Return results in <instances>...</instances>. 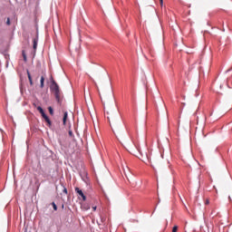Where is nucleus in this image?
Segmentation results:
<instances>
[{
	"label": "nucleus",
	"instance_id": "1",
	"mask_svg": "<svg viewBox=\"0 0 232 232\" xmlns=\"http://www.w3.org/2000/svg\"><path fill=\"white\" fill-rule=\"evenodd\" d=\"M51 92L54 93V97L58 102V104H62L63 102V92H61V89L59 88V84H57V82L52 78L51 80Z\"/></svg>",
	"mask_w": 232,
	"mask_h": 232
},
{
	"label": "nucleus",
	"instance_id": "2",
	"mask_svg": "<svg viewBox=\"0 0 232 232\" xmlns=\"http://www.w3.org/2000/svg\"><path fill=\"white\" fill-rule=\"evenodd\" d=\"M148 160H149L151 168H153V169H155L156 168H160V160H162V156L160 154L157 156H151V157L148 158Z\"/></svg>",
	"mask_w": 232,
	"mask_h": 232
},
{
	"label": "nucleus",
	"instance_id": "3",
	"mask_svg": "<svg viewBox=\"0 0 232 232\" xmlns=\"http://www.w3.org/2000/svg\"><path fill=\"white\" fill-rule=\"evenodd\" d=\"M107 119L111 128H113V126L114 128L117 127V125L119 124V121L115 118V116H107Z\"/></svg>",
	"mask_w": 232,
	"mask_h": 232
},
{
	"label": "nucleus",
	"instance_id": "4",
	"mask_svg": "<svg viewBox=\"0 0 232 232\" xmlns=\"http://www.w3.org/2000/svg\"><path fill=\"white\" fill-rule=\"evenodd\" d=\"M75 191L79 194L80 197H82V200H86V196L79 188H75Z\"/></svg>",
	"mask_w": 232,
	"mask_h": 232
},
{
	"label": "nucleus",
	"instance_id": "5",
	"mask_svg": "<svg viewBox=\"0 0 232 232\" xmlns=\"http://www.w3.org/2000/svg\"><path fill=\"white\" fill-rule=\"evenodd\" d=\"M33 48L35 51L37 50V43H39V35H36V37L33 39Z\"/></svg>",
	"mask_w": 232,
	"mask_h": 232
},
{
	"label": "nucleus",
	"instance_id": "6",
	"mask_svg": "<svg viewBox=\"0 0 232 232\" xmlns=\"http://www.w3.org/2000/svg\"><path fill=\"white\" fill-rule=\"evenodd\" d=\"M106 222V217L100 215V221H97L98 226H102Z\"/></svg>",
	"mask_w": 232,
	"mask_h": 232
},
{
	"label": "nucleus",
	"instance_id": "7",
	"mask_svg": "<svg viewBox=\"0 0 232 232\" xmlns=\"http://www.w3.org/2000/svg\"><path fill=\"white\" fill-rule=\"evenodd\" d=\"M27 77L29 79V82L31 86H34V81L32 80V74H30V71L27 70Z\"/></svg>",
	"mask_w": 232,
	"mask_h": 232
},
{
	"label": "nucleus",
	"instance_id": "8",
	"mask_svg": "<svg viewBox=\"0 0 232 232\" xmlns=\"http://www.w3.org/2000/svg\"><path fill=\"white\" fill-rule=\"evenodd\" d=\"M66 121H68V112L65 111L63 113V125L66 126Z\"/></svg>",
	"mask_w": 232,
	"mask_h": 232
},
{
	"label": "nucleus",
	"instance_id": "9",
	"mask_svg": "<svg viewBox=\"0 0 232 232\" xmlns=\"http://www.w3.org/2000/svg\"><path fill=\"white\" fill-rule=\"evenodd\" d=\"M40 88H44V76H41Z\"/></svg>",
	"mask_w": 232,
	"mask_h": 232
},
{
	"label": "nucleus",
	"instance_id": "10",
	"mask_svg": "<svg viewBox=\"0 0 232 232\" xmlns=\"http://www.w3.org/2000/svg\"><path fill=\"white\" fill-rule=\"evenodd\" d=\"M45 122H47V124H49V126H52V121H50V118H48V116L46 115L45 117H44Z\"/></svg>",
	"mask_w": 232,
	"mask_h": 232
},
{
	"label": "nucleus",
	"instance_id": "11",
	"mask_svg": "<svg viewBox=\"0 0 232 232\" xmlns=\"http://www.w3.org/2000/svg\"><path fill=\"white\" fill-rule=\"evenodd\" d=\"M22 55H23V57H24V63H26L27 58H26V53H24V51H23Z\"/></svg>",
	"mask_w": 232,
	"mask_h": 232
},
{
	"label": "nucleus",
	"instance_id": "12",
	"mask_svg": "<svg viewBox=\"0 0 232 232\" xmlns=\"http://www.w3.org/2000/svg\"><path fill=\"white\" fill-rule=\"evenodd\" d=\"M50 115H53V108L48 107Z\"/></svg>",
	"mask_w": 232,
	"mask_h": 232
},
{
	"label": "nucleus",
	"instance_id": "13",
	"mask_svg": "<svg viewBox=\"0 0 232 232\" xmlns=\"http://www.w3.org/2000/svg\"><path fill=\"white\" fill-rule=\"evenodd\" d=\"M52 206H53L54 211H57V205L55 204V202H53Z\"/></svg>",
	"mask_w": 232,
	"mask_h": 232
},
{
	"label": "nucleus",
	"instance_id": "14",
	"mask_svg": "<svg viewBox=\"0 0 232 232\" xmlns=\"http://www.w3.org/2000/svg\"><path fill=\"white\" fill-rule=\"evenodd\" d=\"M177 231H179V227L174 226L172 228V232H177Z\"/></svg>",
	"mask_w": 232,
	"mask_h": 232
},
{
	"label": "nucleus",
	"instance_id": "15",
	"mask_svg": "<svg viewBox=\"0 0 232 232\" xmlns=\"http://www.w3.org/2000/svg\"><path fill=\"white\" fill-rule=\"evenodd\" d=\"M37 110L39 111V112L41 113V111H44V110H43V107H41V106H38L37 107Z\"/></svg>",
	"mask_w": 232,
	"mask_h": 232
},
{
	"label": "nucleus",
	"instance_id": "16",
	"mask_svg": "<svg viewBox=\"0 0 232 232\" xmlns=\"http://www.w3.org/2000/svg\"><path fill=\"white\" fill-rule=\"evenodd\" d=\"M40 113H41L43 119H44V117H46V113H44V111H42Z\"/></svg>",
	"mask_w": 232,
	"mask_h": 232
},
{
	"label": "nucleus",
	"instance_id": "17",
	"mask_svg": "<svg viewBox=\"0 0 232 232\" xmlns=\"http://www.w3.org/2000/svg\"><path fill=\"white\" fill-rule=\"evenodd\" d=\"M40 113H41L43 119H44V117H46V113H44V111H42Z\"/></svg>",
	"mask_w": 232,
	"mask_h": 232
},
{
	"label": "nucleus",
	"instance_id": "18",
	"mask_svg": "<svg viewBox=\"0 0 232 232\" xmlns=\"http://www.w3.org/2000/svg\"><path fill=\"white\" fill-rule=\"evenodd\" d=\"M63 193H65V195H68V189L66 188H63Z\"/></svg>",
	"mask_w": 232,
	"mask_h": 232
},
{
	"label": "nucleus",
	"instance_id": "19",
	"mask_svg": "<svg viewBox=\"0 0 232 232\" xmlns=\"http://www.w3.org/2000/svg\"><path fill=\"white\" fill-rule=\"evenodd\" d=\"M6 24L7 26H10V18H7Z\"/></svg>",
	"mask_w": 232,
	"mask_h": 232
},
{
	"label": "nucleus",
	"instance_id": "20",
	"mask_svg": "<svg viewBox=\"0 0 232 232\" xmlns=\"http://www.w3.org/2000/svg\"><path fill=\"white\" fill-rule=\"evenodd\" d=\"M70 137H73V132L72 130L69 131Z\"/></svg>",
	"mask_w": 232,
	"mask_h": 232
},
{
	"label": "nucleus",
	"instance_id": "21",
	"mask_svg": "<svg viewBox=\"0 0 232 232\" xmlns=\"http://www.w3.org/2000/svg\"><path fill=\"white\" fill-rule=\"evenodd\" d=\"M205 204H206V206H208V204H209V199H206Z\"/></svg>",
	"mask_w": 232,
	"mask_h": 232
},
{
	"label": "nucleus",
	"instance_id": "22",
	"mask_svg": "<svg viewBox=\"0 0 232 232\" xmlns=\"http://www.w3.org/2000/svg\"><path fill=\"white\" fill-rule=\"evenodd\" d=\"M160 6H162V5H164V0H160Z\"/></svg>",
	"mask_w": 232,
	"mask_h": 232
},
{
	"label": "nucleus",
	"instance_id": "23",
	"mask_svg": "<svg viewBox=\"0 0 232 232\" xmlns=\"http://www.w3.org/2000/svg\"><path fill=\"white\" fill-rule=\"evenodd\" d=\"M93 211H97V206L92 207Z\"/></svg>",
	"mask_w": 232,
	"mask_h": 232
},
{
	"label": "nucleus",
	"instance_id": "24",
	"mask_svg": "<svg viewBox=\"0 0 232 232\" xmlns=\"http://www.w3.org/2000/svg\"><path fill=\"white\" fill-rule=\"evenodd\" d=\"M138 151H139V153H141V152H140V149H138Z\"/></svg>",
	"mask_w": 232,
	"mask_h": 232
},
{
	"label": "nucleus",
	"instance_id": "25",
	"mask_svg": "<svg viewBox=\"0 0 232 232\" xmlns=\"http://www.w3.org/2000/svg\"><path fill=\"white\" fill-rule=\"evenodd\" d=\"M90 208V207H88L86 209H89Z\"/></svg>",
	"mask_w": 232,
	"mask_h": 232
}]
</instances>
